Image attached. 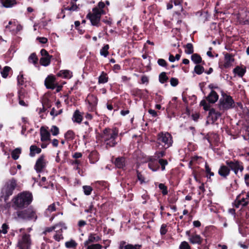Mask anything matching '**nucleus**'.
I'll return each instance as SVG.
<instances>
[{
    "instance_id": "f257e3e1",
    "label": "nucleus",
    "mask_w": 249,
    "mask_h": 249,
    "mask_svg": "<svg viewBox=\"0 0 249 249\" xmlns=\"http://www.w3.org/2000/svg\"><path fill=\"white\" fill-rule=\"evenodd\" d=\"M119 129L116 127H106L101 133V137L106 149L115 147L117 144Z\"/></svg>"
},
{
    "instance_id": "f03ea898",
    "label": "nucleus",
    "mask_w": 249,
    "mask_h": 249,
    "mask_svg": "<svg viewBox=\"0 0 249 249\" xmlns=\"http://www.w3.org/2000/svg\"><path fill=\"white\" fill-rule=\"evenodd\" d=\"M33 196L29 191H23L19 193L13 199L12 207L15 210L27 208L32 203Z\"/></svg>"
},
{
    "instance_id": "7ed1b4c3",
    "label": "nucleus",
    "mask_w": 249,
    "mask_h": 249,
    "mask_svg": "<svg viewBox=\"0 0 249 249\" xmlns=\"http://www.w3.org/2000/svg\"><path fill=\"white\" fill-rule=\"evenodd\" d=\"M26 208L17 210L14 213L15 218L26 221L32 220L35 221L37 218L36 210L32 206Z\"/></svg>"
},
{
    "instance_id": "20e7f679",
    "label": "nucleus",
    "mask_w": 249,
    "mask_h": 249,
    "mask_svg": "<svg viewBox=\"0 0 249 249\" xmlns=\"http://www.w3.org/2000/svg\"><path fill=\"white\" fill-rule=\"evenodd\" d=\"M105 14L104 10H99L97 7L92 8V12H89L86 18L89 19L92 26L99 27L101 26V18Z\"/></svg>"
},
{
    "instance_id": "39448f33",
    "label": "nucleus",
    "mask_w": 249,
    "mask_h": 249,
    "mask_svg": "<svg viewBox=\"0 0 249 249\" xmlns=\"http://www.w3.org/2000/svg\"><path fill=\"white\" fill-rule=\"evenodd\" d=\"M157 143L161 145L165 150L172 145L173 141L172 135L168 132H160L157 135Z\"/></svg>"
},
{
    "instance_id": "423d86ee",
    "label": "nucleus",
    "mask_w": 249,
    "mask_h": 249,
    "mask_svg": "<svg viewBox=\"0 0 249 249\" xmlns=\"http://www.w3.org/2000/svg\"><path fill=\"white\" fill-rule=\"evenodd\" d=\"M234 101L230 95H226L225 98H221L218 103L220 110H227L234 107Z\"/></svg>"
},
{
    "instance_id": "0eeeda50",
    "label": "nucleus",
    "mask_w": 249,
    "mask_h": 249,
    "mask_svg": "<svg viewBox=\"0 0 249 249\" xmlns=\"http://www.w3.org/2000/svg\"><path fill=\"white\" fill-rule=\"evenodd\" d=\"M225 163L227 165L229 166L230 171H233L236 175L238 174L239 171L242 172L244 170L243 163L240 160L235 159L232 160H228L226 161Z\"/></svg>"
},
{
    "instance_id": "6e6552de",
    "label": "nucleus",
    "mask_w": 249,
    "mask_h": 249,
    "mask_svg": "<svg viewBox=\"0 0 249 249\" xmlns=\"http://www.w3.org/2000/svg\"><path fill=\"white\" fill-rule=\"evenodd\" d=\"M48 161L45 160V156L41 155L36 160L34 168L37 173H40L45 169Z\"/></svg>"
},
{
    "instance_id": "1a4fd4ad",
    "label": "nucleus",
    "mask_w": 249,
    "mask_h": 249,
    "mask_svg": "<svg viewBox=\"0 0 249 249\" xmlns=\"http://www.w3.org/2000/svg\"><path fill=\"white\" fill-rule=\"evenodd\" d=\"M31 240L30 235L27 233L22 235V238L18 242V247L20 249H30Z\"/></svg>"
},
{
    "instance_id": "9d476101",
    "label": "nucleus",
    "mask_w": 249,
    "mask_h": 249,
    "mask_svg": "<svg viewBox=\"0 0 249 249\" xmlns=\"http://www.w3.org/2000/svg\"><path fill=\"white\" fill-rule=\"evenodd\" d=\"M247 199L246 197L241 198L240 195L238 196L234 202V207L238 208L240 206H241L240 211H247L248 209H249V201H247Z\"/></svg>"
},
{
    "instance_id": "9b49d317",
    "label": "nucleus",
    "mask_w": 249,
    "mask_h": 249,
    "mask_svg": "<svg viewBox=\"0 0 249 249\" xmlns=\"http://www.w3.org/2000/svg\"><path fill=\"white\" fill-rule=\"evenodd\" d=\"M221 113L219 111H216L213 108H212L209 112L208 115L207 116V121L206 124H212L214 123L218 120V119L221 116Z\"/></svg>"
},
{
    "instance_id": "f8f14e48",
    "label": "nucleus",
    "mask_w": 249,
    "mask_h": 249,
    "mask_svg": "<svg viewBox=\"0 0 249 249\" xmlns=\"http://www.w3.org/2000/svg\"><path fill=\"white\" fill-rule=\"evenodd\" d=\"M234 59L232 53H227L224 56V63L223 64H219V67L221 69H227L231 67Z\"/></svg>"
},
{
    "instance_id": "ddd939ff",
    "label": "nucleus",
    "mask_w": 249,
    "mask_h": 249,
    "mask_svg": "<svg viewBox=\"0 0 249 249\" xmlns=\"http://www.w3.org/2000/svg\"><path fill=\"white\" fill-rule=\"evenodd\" d=\"M56 78L54 75H49L45 79V86L48 89H54L56 87L55 82Z\"/></svg>"
},
{
    "instance_id": "4468645a",
    "label": "nucleus",
    "mask_w": 249,
    "mask_h": 249,
    "mask_svg": "<svg viewBox=\"0 0 249 249\" xmlns=\"http://www.w3.org/2000/svg\"><path fill=\"white\" fill-rule=\"evenodd\" d=\"M101 240V237L95 233H90L88 236V239L84 243V246H88L89 244H94L98 242Z\"/></svg>"
},
{
    "instance_id": "2eb2a0df",
    "label": "nucleus",
    "mask_w": 249,
    "mask_h": 249,
    "mask_svg": "<svg viewBox=\"0 0 249 249\" xmlns=\"http://www.w3.org/2000/svg\"><path fill=\"white\" fill-rule=\"evenodd\" d=\"M230 168L228 165L222 164L218 170V173L219 175L224 178H227V177L230 174Z\"/></svg>"
},
{
    "instance_id": "dca6fc26",
    "label": "nucleus",
    "mask_w": 249,
    "mask_h": 249,
    "mask_svg": "<svg viewBox=\"0 0 249 249\" xmlns=\"http://www.w3.org/2000/svg\"><path fill=\"white\" fill-rule=\"evenodd\" d=\"M147 162L148 167L153 171H157L159 169L160 166L158 164V159L149 157L148 159Z\"/></svg>"
},
{
    "instance_id": "f3484780",
    "label": "nucleus",
    "mask_w": 249,
    "mask_h": 249,
    "mask_svg": "<svg viewBox=\"0 0 249 249\" xmlns=\"http://www.w3.org/2000/svg\"><path fill=\"white\" fill-rule=\"evenodd\" d=\"M114 164L117 168L125 170V158L124 157H119L115 159Z\"/></svg>"
},
{
    "instance_id": "a211bd4d",
    "label": "nucleus",
    "mask_w": 249,
    "mask_h": 249,
    "mask_svg": "<svg viewBox=\"0 0 249 249\" xmlns=\"http://www.w3.org/2000/svg\"><path fill=\"white\" fill-rule=\"evenodd\" d=\"M218 98L219 95L216 92L212 90L206 99L209 103L214 104L218 100Z\"/></svg>"
},
{
    "instance_id": "6ab92c4d",
    "label": "nucleus",
    "mask_w": 249,
    "mask_h": 249,
    "mask_svg": "<svg viewBox=\"0 0 249 249\" xmlns=\"http://www.w3.org/2000/svg\"><path fill=\"white\" fill-rule=\"evenodd\" d=\"M40 136L41 141L42 142L48 141L50 140V133L45 129L43 127L40 128Z\"/></svg>"
},
{
    "instance_id": "aec40b11",
    "label": "nucleus",
    "mask_w": 249,
    "mask_h": 249,
    "mask_svg": "<svg viewBox=\"0 0 249 249\" xmlns=\"http://www.w3.org/2000/svg\"><path fill=\"white\" fill-rule=\"evenodd\" d=\"M201 134L203 136H204L203 138V140H207L208 142L210 143V147L212 148L213 146L212 144V139H214V140H216L218 138V136L216 134H210L207 133L206 134L201 133Z\"/></svg>"
},
{
    "instance_id": "412c9836",
    "label": "nucleus",
    "mask_w": 249,
    "mask_h": 249,
    "mask_svg": "<svg viewBox=\"0 0 249 249\" xmlns=\"http://www.w3.org/2000/svg\"><path fill=\"white\" fill-rule=\"evenodd\" d=\"M189 241L191 243L195 244H197L198 245H201L203 241V238L198 234H192L191 237L189 238Z\"/></svg>"
},
{
    "instance_id": "4be33fe9",
    "label": "nucleus",
    "mask_w": 249,
    "mask_h": 249,
    "mask_svg": "<svg viewBox=\"0 0 249 249\" xmlns=\"http://www.w3.org/2000/svg\"><path fill=\"white\" fill-rule=\"evenodd\" d=\"M57 77L64 78H71L72 76V72L69 70H61L57 74Z\"/></svg>"
},
{
    "instance_id": "5701e85b",
    "label": "nucleus",
    "mask_w": 249,
    "mask_h": 249,
    "mask_svg": "<svg viewBox=\"0 0 249 249\" xmlns=\"http://www.w3.org/2000/svg\"><path fill=\"white\" fill-rule=\"evenodd\" d=\"M90 106V111H94L96 110V107L98 103V99L96 96L92 95L89 101Z\"/></svg>"
},
{
    "instance_id": "b1692460",
    "label": "nucleus",
    "mask_w": 249,
    "mask_h": 249,
    "mask_svg": "<svg viewBox=\"0 0 249 249\" xmlns=\"http://www.w3.org/2000/svg\"><path fill=\"white\" fill-rule=\"evenodd\" d=\"M233 73L238 75L240 77H242L246 72V68H242L239 66H236L233 70Z\"/></svg>"
},
{
    "instance_id": "393cba45",
    "label": "nucleus",
    "mask_w": 249,
    "mask_h": 249,
    "mask_svg": "<svg viewBox=\"0 0 249 249\" xmlns=\"http://www.w3.org/2000/svg\"><path fill=\"white\" fill-rule=\"evenodd\" d=\"M108 79L107 74L105 71H102L98 77V83L99 84H105L108 81Z\"/></svg>"
},
{
    "instance_id": "a878e982",
    "label": "nucleus",
    "mask_w": 249,
    "mask_h": 249,
    "mask_svg": "<svg viewBox=\"0 0 249 249\" xmlns=\"http://www.w3.org/2000/svg\"><path fill=\"white\" fill-rule=\"evenodd\" d=\"M41 152V149L36 145H32L30 147V156L31 157H34L36 154H39Z\"/></svg>"
},
{
    "instance_id": "bb28decb",
    "label": "nucleus",
    "mask_w": 249,
    "mask_h": 249,
    "mask_svg": "<svg viewBox=\"0 0 249 249\" xmlns=\"http://www.w3.org/2000/svg\"><path fill=\"white\" fill-rule=\"evenodd\" d=\"M191 60L196 65L200 64L201 63L203 64L204 63V62L202 61L201 56L196 53L192 54L191 55Z\"/></svg>"
},
{
    "instance_id": "cd10ccee",
    "label": "nucleus",
    "mask_w": 249,
    "mask_h": 249,
    "mask_svg": "<svg viewBox=\"0 0 249 249\" xmlns=\"http://www.w3.org/2000/svg\"><path fill=\"white\" fill-rule=\"evenodd\" d=\"M63 230L60 229V230L56 231L53 234V238L57 242L60 241L61 240L64 239V237L62 234Z\"/></svg>"
},
{
    "instance_id": "c85d7f7f",
    "label": "nucleus",
    "mask_w": 249,
    "mask_h": 249,
    "mask_svg": "<svg viewBox=\"0 0 249 249\" xmlns=\"http://www.w3.org/2000/svg\"><path fill=\"white\" fill-rule=\"evenodd\" d=\"M83 119V116L79 110H76L73 115V120L74 122L80 123Z\"/></svg>"
},
{
    "instance_id": "c756f323",
    "label": "nucleus",
    "mask_w": 249,
    "mask_h": 249,
    "mask_svg": "<svg viewBox=\"0 0 249 249\" xmlns=\"http://www.w3.org/2000/svg\"><path fill=\"white\" fill-rule=\"evenodd\" d=\"M52 57V55L41 57L39 61L40 65L45 67L48 66L50 65Z\"/></svg>"
},
{
    "instance_id": "7c9ffc66",
    "label": "nucleus",
    "mask_w": 249,
    "mask_h": 249,
    "mask_svg": "<svg viewBox=\"0 0 249 249\" xmlns=\"http://www.w3.org/2000/svg\"><path fill=\"white\" fill-rule=\"evenodd\" d=\"M2 5L6 8L11 7L17 4L16 0H0Z\"/></svg>"
},
{
    "instance_id": "2f4dec72",
    "label": "nucleus",
    "mask_w": 249,
    "mask_h": 249,
    "mask_svg": "<svg viewBox=\"0 0 249 249\" xmlns=\"http://www.w3.org/2000/svg\"><path fill=\"white\" fill-rule=\"evenodd\" d=\"M90 163H94L98 160V153L96 150L92 151L89 155Z\"/></svg>"
},
{
    "instance_id": "473e14b6",
    "label": "nucleus",
    "mask_w": 249,
    "mask_h": 249,
    "mask_svg": "<svg viewBox=\"0 0 249 249\" xmlns=\"http://www.w3.org/2000/svg\"><path fill=\"white\" fill-rule=\"evenodd\" d=\"M18 98L22 99H28L29 96L27 90L23 88H21L18 91Z\"/></svg>"
},
{
    "instance_id": "72a5a7b5",
    "label": "nucleus",
    "mask_w": 249,
    "mask_h": 249,
    "mask_svg": "<svg viewBox=\"0 0 249 249\" xmlns=\"http://www.w3.org/2000/svg\"><path fill=\"white\" fill-rule=\"evenodd\" d=\"M64 137L67 142L71 141L75 138V134L72 130H69L65 134Z\"/></svg>"
},
{
    "instance_id": "f704fd0d",
    "label": "nucleus",
    "mask_w": 249,
    "mask_h": 249,
    "mask_svg": "<svg viewBox=\"0 0 249 249\" xmlns=\"http://www.w3.org/2000/svg\"><path fill=\"white\" fill-rule=\"evenodd\" d=\"M21 153V149L20 148H17L13 150L11 152V157L14 160H17L19 158V155Z\"/></svg>"
},
{
    "instance_id": "c9c22d12",
    "label": "nucleus",
    "mask_w": 249,
    "mask_h": 249,
    "mask_svg": "<svg viewBox=\"0 0 249 249\" xmlns=\"http://www.w3.org/2000/svg\"><path fill=\"white\" fill-rule=\"evenodd\" d=\"M10 72H12V70L9 66H5L2 70L1 71V74L3 78H7Z\"/></svg>"
},
{
    "instance_id": "e433bc0d",
    "label": "nucleus",
    "mask_w": 249,
    "mask_h": 249,
    "mask_svg": "<svg viewBox=\"0 0 249 249\" xmlns=\"http://www.w3.org/2000/svg\"><path fill=\"white\" fill-rule=\"evenodd\" d=\"M86 213H93V216H97V210L95 208L92 203H91L88 209L85 210Z\"/></svg>"
},
{
    "instance_id": "4c0bfd02",
    "label": "nucleus",
    "mask_w": 249,
    "mask_h": 249,
    "mask_svg": "<svg viewBox=\"0 0 249 249\" xmlns=\"http://www.w3.org/2000/svg\"><path fill=\"white\" fill-rule=\"evenodd\" d=\"M109 49V46L108 44L104 45V46L100 50V54L104 57H107L108 54V49Z\"/></svg>"
},
{
    "instance_id": "58836bf2",
    "label": "nucleus",
    "mask_w": 249,
    "mask_h": 249,
    "mask_svg": "<svg viewBox=\"0 0 249 249\" xmlns=\"http://www.w3.org/2000/svg\"><path fill=\"white\" fill-rule=\"evenodd\" d=\"M204 71V68L200 64H197L195 66L193 72H195L198 75H200Z\"/></svg>"
},
{
    "instance_id": "ea45409f",
    "label": "nucleus",
    "mask_w": 249,
    "mask_h": 249,
    "mask_svg": "<svg viewBox=\"0 0 249 249\" xmlns=\"http://www.w3.org/2000/svg\"><path fill=\"white\" fill-rule=\"evenodd\" d=\"M184 47L185 48V53H186L188 54H193L194 50L193 45L192 43H188Z\"/></svg>"
},
{
    "instance_id": "a19ab883",
    "label": "nucleus",
    "mask_w": 249,
    "mask_h": 249,
    "mask_svg": "<svg viewBox=\"0 0 249 249\" xmlns=\"http://www.w3.org/2000/svg\"><path fill=\"white\" fill-rule=\"evenodd\" d=\"M168 79V77L167 76L165 72H162L159 74V80L161 84H164L166 82Z\"/></svg>"
},
{
    "instance_id": "79ce46f5",
    "label": "nucleus",
    "mask_w": 249,
    "mask_h": 249,
    "mask_svg": "<svg viewBox=\"0 0 249 249\" xmlns=\"http://www.w3.org/2000/svg\"><path fill=\"white\" fill-rule=\"evenodd\" d=\"M14 191V190L6 186L5 191V195L4 196V200L5 202H6L9 199V196L12 195Z\"/></svg>"
},
{
    "instance_id": "37998d69",
    "label": "nucleus",
    "mask_w": 249,
    "mask_h": 249,
    "mask_svg": "<svg viewBox=\"0 0 249 249\" xmlns=\"http://www.w3.org/2000/svg\"><path fill=\"white\" fill-rule=\"evenodd\" d=\"M65 247L68 249L75 248L77 246V243L75 240L71 239L70 241L65 242Z\"/></svg>"
},
{
    "instance_id": "c03bdc74",
    "label": "nucleus",
    "mask_w": 249,
    "mask_h": 249,
    "mask_svg": "<svg viewBox=\"0 0 249 249\" xmlns=\"http://www.w3.org/2000/svg\"><path fill=\"white\" fill-rule=\"evenodd\" d=\"M38 60V59L36 53H31L28 58L29 62L33 63L35 65L37 64Z\"/></svg>"
},
{
    "instance_id": "a18cd8bd",
    "label": "nucleus",
    "mask_w": 249,
    "mask_h": 249,
    "mask_svg": "<svg viewBox=\"0 0 249 249\" xmlns=\"http://www.w3.org/2000/svg\"><path fill=\"white\" fill-rule=\"evenodd\" d=\"M17 186V180L14 178H12L9 180V183H7V187L15 190Z\"/></svg>"
},
{
    "instance_id": "49530a36",
    "label": "nucleus",
    "mask_w": 249,
    "mask_h": 249,
    "mask_svg": "<svg viewBox=\"0 0 249 249\" xmlns=\"http://www.w3.org/2000/svg\"><path fill=\"white\" fill-rule=\"evenodd\" d=\"M55 204L53 203L48 206V208L45 212V213L47 216H48L51 213L55 211Z\"/></svg>"
},
{
    "instance_id": "de8ad7c7",
    "label": "nucleus",
    "mask_w": 249,
    "mask_h": 249,
    "mask_svg": "<svg viewBox=\"0 0 249 249\" xmlns=\"http://www.w3.org/2000/svg\"><path fill=\"white\" fill-rule=\"evenodd\" d=\"M210 103H207L206 101L205 100H202L200 103V106H202L203 107V109L205 111H209L211 110L212 108H211V106L210 105Z\"/></svg>"
},
{
    "instance_id": "09e8293b",
    "label": "nucleus",
    "mask_w": 249,
    "mask_h": 249,
    "mask_svg": "<svg viewBox=\"0 0 249 249\" xmlns=\"http://www.w3.org/2000/svg\"><path fill=\"white\" fill-rule=\"evenodd\" d=\"M158 164L160 165L161 169L164 171L165 169V166L168 164V161L166 159H158Z\"/></svg>"
},
{
    "instance_id": "8fccbe9b",
    "label": "nucleus",
    "mask_w": 249,
    "mask_h": 249,
    "mask_svg": "<svg viewBox=\"0 0 249 249\" xmlns=\"http://www.w3.org/2000/svg\"><path fill=\"white\" fill-rule=\"evenodd\" d=\"M86 249H102L103 246L99 244H91L84 246Z\"/></svg>"
},
{
    "instance_id": "3c124183",
    "label": "nucleus",
    "mask_w": 249,
    "mask_h": 249,
    "mask_svg": "<svg viewBox=\"0 0 249 249\" xmlns=\"http://www.w3.org/2000/svg\"><path fill=\"white\" fill-rule=\"evenodd\" d=\"M42 106L50 108L52 106V102L51 100L47 97H44L42 101Z\"/></svg>"
},
{
    "instance_id": "603ef678",
    "label": "nucleus",
    "mask_w": 249,
    "mask_h": 249,
    "mask_svg": "<svg viewBox=\"0 0 249 249\" xmlns=\"http://www.w3.org/2000/svg\"><path fill=\"white\" fill-rule=\"evenodd\" d=\"M159 189L161 191L162 194L163 196L166 195L168 194L167 187L163 183H160L159 185Z\"/></svg>"
},
{
    "instance_id": "864d4df0",
    "label": "nucleus",
    "mask_w": 249,
    "mask_h": 249,
    "mask_svg": "<svg viewBox=\"0 0 249 249\" xmlns=\"http://www.w3.org/2000/svg\"><path fill=\"white\" fill-rule=\"evenodd\" d=\"M83 191L85 195L87 196L90 195L92 191V188L90 186L85 185L83 186Z\"/></svg>"
},
{
    "instance_id": "5fc2aeb1",
    "label": "nucleus",
    "mask_w": 249,
    "mask_h": 249,
    "mask_svg": "<svg viewBox=\"0 0 249 249\" xmlns=\"http://www.w3.org/2000/svg\"><path fill=\"white\" fill-rule=\"evenodd\" d=\"M205 172L207 174V178L208 177V175H209L210 176H214V173L213 172H211V169L210 167H209L207 162L205 163Z\"/></svg>"
},
{
    "instance_id": "6e6d98bb",
    "label": "nucleus",
    "mask_w": 249,
    "mask_h": 249,
    "mask_svg": "<svg viewBox=\"0 0 249 249\" xmlns=\"http://www.w3.org/2000/svg\"><path fill=\"white\" fill-rule=\"evenodd\" d=\"M25 78L23 77V74L22 72H20L19 75L17 77L18 83L20 85H23L24 84Z\"/></svg>"
},
{
    "instance_id": "4d7b16f0",
    "label": "nucleus",
    "mask_w": 249,
    "mask_h": 249,
    "mask_svg": "<svg viewBox=\"0 0 249 249\" xmlns=\"http://www.w3.org/2000/svg\"><path fill=\"white\" fill-rule=\"evenodd\" d=\"M9 229V226L7 223H3L1 226V229H0V233L6 234L8 232V230Z\"/></svg>"
},
{
    "instance_id": "13d9d810",
    "label": "nucleus",
    "mask_w": 249,
    "mask_h": 249,
    "mask_svg": "<svg viewBox=\"0 0 249 249\" xmlns=\"http://www.w3.org/2000/svg\"><path fill=\"white\" fill-rule=\"evenodd\" d=\"M50 131L53 135L56 136L59 133V129L56 125H53L51 128Z\"/></svg>"
},
{
    "instance_id": "bf43d9fd",
    "label": "nucleus",
    "mask_w": 249,
    "mask_h": 249,
    "mask_svg": "<svg viewBox=\"0 0 249 249\" xmlns=\"http://www.w3.org/2000/svg\"><path fill=\"white\" fill-rule=\"evenodd\" d=\"M179 249H191V247L186 241H183L180 244Z\"/></svg>"
},
{
    "instance_id": "052dcab7",
    "label": "nucleus",
    "mask_w": 249,
    "mask_h": 249,
    "mask_svg": "<svg viewBox=\"0 0 249 249\" xmlns=\"http://www.w3.org/2000/svg\"><path fill=\"white\" fill-rule=\"evenodd\" d=\"M137 248H142V245L139 244L134 245L131 244H127L125 246V249H137Z\"/></svg>"
},
{
    "instance_id": "680f3d73",
    "label": "nucleus",
    "mask_w": 249,
    "mask_h": 249,
    "mask_svg": "<svg viewBox=\"0 0 249 249\" xmlns=\"http://www.w3.org/2000/svg\"><path fill=\"white\" fill-rule=\"evenodd\" d=\"M56 228V226H53L50 227H47L45 228L44 231H43L42 234L46 235L47 233H49L53 231Z\"/></svg>"
},
{
    "instance_id": "e2e57ef3",
    "label": "nucleus",
    "mask_w": 249,
    "mask_h": 249,
    "mask_svg": "<svg viewBox=\"0 0 249 249\" xmlns=\"http://www.w3.org/2000/svg\"><path fill=\"white\" fill-rule=\"evenodd\" d=\"M167 225L165 224L161 225L160 229V233L161 235H165L167 232Z\"/></svg>"
},
{
    "instance_id": "0e129e2a",
    "label": "nucleus",
    "mask_w": 249,
    "mask_h": 249,
    "mask_svg": "<svg viewBox=\"0 0 249 249\" xmlns=\"http://www.w3.org/2000/svg\"><path fill=\"white\" fill-rule=\"evenodd\" d=\"M71 6H68L67 7L64 8L65 10H69V11H75L78 8L77 6L75 3H71Z\"/></svg>"
},
{
    "instance_id": "69168bd1",
    "label": "nucleus",
    "mask_w": 249,
    "mask_h": 249,
    "mask_svg": "<svg viewBox=\"0 0 249 249\" xmlns=\"http://www.w3.org/2000/svg\"><path fill=\"white\" fill-rule=\"evenodd\" d=\"M137 177L138 179L140 181L141 184L144 182V177L138 170H137Z\"/></svg>"
},
{
    "instance_id": "338daca9",
    "label": "nucleus",
    "mask_w": 249,
    "mask_h": 249,
    "mask_svg": "<svg viewBox=\"0 0 249 249\" xmlns=\"http://www.w3.org/2000/svg\"><path fill=\"white\" fill-rule=\"evenodd\" d=\"M170 82L171 85L173 87H176L179 83L178 80L175 77H172Z\"/></svg>"
},
{
    "instance_id": "774afa93",
    "label": "nucleus",
    "mask_w": 249,
    "mask_h": 249,
    "mask_svg": "<svg viewBox=\"0 0 249 249\" xmlns=\"http://www.w3.org/2000/svg\"><path fill=\"white\" fill-rule=\"evenodd\" d=\"M205 243L203 241V243L200 245V246L198 247V249H209V245H207V239L204 240Z\"/></svg>"
}]
</instances>
